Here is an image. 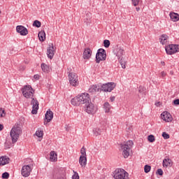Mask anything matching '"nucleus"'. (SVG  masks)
<instances>
[{"label": "nucleus", "mask_w": 179, "mask_h": 179, "mask_svg": "<svg viewBox=\"0 0 179 179\" xmlns=\"http://www.w3.org/2000/svg\"><path fill=\"white\" fill-rule=\"evenodd\" d=\"M120 65H121L122 68L123 69H125V68H126L125 64H127V62H125V60H124V59L122 57H120Z\"/></svg>", "instance_id": "nucleus-31"}, {"label": "nucleus", "mask_w": 179, "mask_h": 179, "mask_svg": "<svg viewBox=\"0 0 179 179\" xmlns=\"http://www.w3.org/2000/svg\"><path fill=\"white\" fill-rule=\"evenodd\" d=\"M81 156L86 157V148L85 147H83L80 150Z\"/></svg>", "instance_id": "nucleus-40"}, {"label": "nucleus", "mask_w": 179, "mask_h": 179, "mask_svg": "<svg viewBox=\"0 0 179 179\" xmlns=\"http://www.w3.org/2000/svg\"><path fill=\"white\" fill-rule=\"evenodd\" d=\"M52 118H54V113L51 111L50 110H47L45 115V120L44 124H47V122H50L52 120Z\"/></svg>", "instance_id": "nucleus-12"}, {"label": "nucleus", "mask_w": 179, "mask_h": 179, "mask_svg": "<svg viewBox=\"0 0 179 179\" xmlns=\"http://www.w3.org/2000/svg\"><path fill=\"white\" fill-rule=\"evenodd\" d=\"M57 159L58 158L57 157V153H55V151L50 152V159L51 162H57Z\"/></svg>", "instance_id": "nucleus-25"}, {"label": "nucleus", "mask_w": 179, "mask_h": 179, "mask_svg": "<svg viewBox=\"0 0 179 179\" xmlns=\"http://www.w3.org/2000/svg\"><path fill=\"white\" fill-rule=\"evenodd\" d=\"M110 101H115V96H110Z\"/></svg>", "instance_id": "nucleus-49"}, {"label": "nucleus", "mask_w": 179, "mask_h": 179, "mask_svg": "<svg viewBox=\"0 0 179 179\" xmlns=\"http://www.w3.org/2000/svg\"><path fill=\"white\" fill-rule=\"evenodd\" d=\"M151 169H152V166H150V165H145L144 166L145 173H149Z\"/></svg>", "instance_id": "nucleus-38"}, {"label": "nucleus", "mask_w": 179, "mask_h": 179, "mask_svg": "<svg viewBox=\"0 0 179 179\" xmlns=\"http://www.w3.org/2000/svg\"><path fill=\"white\" fill-rule=\"evenodd\" d=\"M43 134H44V133L41 130H38L36 132V136H38V138H43Z\"/></svg>", "instance_id": "nucleus-36"}, {"label": "nucleus", "mask_w": 179, "mask_h": 179, "mask_svg": "<svg viewBox=\"0 0 179 179\" xmlns=\"http://www.w3.org/2000/svg\"><path fill=\"white\" fill-rule=\"evenodd\" d=\"M56 179H66V178H65L62 176H57V178Z\"/></svg>", "instance_id": "nucleus-50"}, {"label": "nucleus", "mask_w": 179, "mask_h": 179, "mask_svg": "<svg viewBox=\"0 0 179 179\" xmlns=\"http://www.w3.org/2000/svg\"><path fill=\"white\" fill-rule=\"evenodd\" d=\"M10 159L9 157L4 156L0 157V166H5V164H9V161Z\"/></svg>", "instance_id": "nucleus-18"}, {"label": "nucleus", "mask_w": 179, "mask_h": 179, "mask_svg": "<svg viewBox=\"0 0 179 179\" xmlns=\"http://www.w3.org/2000/svg\"><path fill=\"white\" fill-rule=\"evenodd\" d=\"M162 137L164 139H169L170 138V134H167L166 131H164L162 133Z\"/></svg>", "instance_id": "nucleus-39"}, {"label": "nucleus", "mask_w": 179, "mask_h": 179, "mask_svg": "<svg viewBox=\"0 0 179 179\" xmlns=\"http://www.w3.org/2000/svg\"><path fill=\"white\" fill-rule=\"evenodd\" d=\"M84 22L86 23V24H90V23H92V14L90 13L86 14Z\"/></svg>", "instance_id": "nucleus-23"}, {"label": "nucleus", "mask_w": 179, "mask_h": 179, "mask_svg": "<svg viewBox=\"0 0 179 179\" xmlns=\"http://www.w3.org/2000/svg\"><path fill=\"white\" fill-rule=\"evenodd\" d=\"M17 33H20L21 36H27L29 31L22 25H17L16 27Z\"/></svg>", "instance_id": "nucleus-10"}, {"label": "nucleus", "mask_w": 179, "mask_h": 179, "mask_svg": "<svg viewBox=\"0 0 179 179\" xmlns=\"http://www.w3.org/2000/svg\"><path fill=\"white\" fill-rule=\"evenodd\" d=\"M90 96L87 93H83L80 95H78L77 96L73 98L71 101L72 106H80V104H85V103H87L90 101Z\"/></svg>", "instance_id": "nucleus-2"}, {"label": "nucleus", "mask_w": 179, "mask_h": 179, "mask_svg": "<svg viewBox=\"0 0 179 179\" xmlns=\"http://www.w3.org/2000/svg\"><path fill=\"white\" fill-rule=\"evenodd\" d=\"M94 134L95 136H99V135H101V129H100V128L94 129Z\"/></svg>", "instance_id": "nucleus-32"}, {"label": "nucleus", "mask_w": 179, "mask_h": 179, "mask_svg": "<svg viewBox=\"0 0 179 179\" xmlns=\"http://www.w3.org/2000/svg\"><path fill=\"white\" fill-rule=\"evenodd\" d=\"M166 54L173 55L176 52H179V45L171 44L165 47Z\"/></svg>", "instance_id": "nucleus-6"}, {"label": "nucleus", "mask_w": 179, "mask_h": 179, "mask_svg": "<svg viewBox=\"0 0 179 179\" xmlns=\"http://www.w3.org/2000/svg\"><path fill=\"white\" fill-rule=\"evenodd\" d=\"M132 145H134V142L132 141H129L124 144H121V146H127L129 148V149H131V148H132Z\"/></svg>", "instance_id": "nucleus-30"}, {"label": "nucleus", "mask_w": 179, "mask_h": 179, "mask_svg": "<svg viewBox=\"0 0 179 179\" xmlns=\"http://www.w3.org/2000/svg\"><path fill=\"white\" fill-rule=\"evenodd\" d=\"M38 36L40 41H45V32L44 31L39 32Z\"/></svg>", "instance_id": "nucleus-26"}, {"label": "nucleus", "mask_w": 179, "mask_h": 179, "mask_svg": "<svg viewBox=\"0 0 179 179\" xmlns=\"http://www.w3.org/2000/svg\"><path fill=\"white\" fill-rule=\"evenodd\" d=\"M116 84L115 83H108L106 84H103L100 87V90L102 92H113L114 89H115Z\"/></svg>", "instance_id": "nucleus-8"}, {"label": "nucleus", "mask_w": 179, "mask_h": 179, "mask_svg": "<svg viewBox=\"0 0 179 179\" xmlns=\"http://www.w3.org/2000/svg\"><path fill=\"white\" fill-rule=\"evenodd\" d=\"M41 69L43 72H48V71H50V67H48V66L45 64H42Z\"/></svg>", "instance_id": "nucleus-29"}, {"label": "nucleus", "mask_w": 179, "mask_h": 179, "mask_svg": "<svg viewBox=\"0 0 179 179\" xmlns=\"http://www.w3.org/2000/svg\"><path fill=\"white\" fill-rule=\"evenodd\" d=\"M131 1H132V3L134 6H138V5H139L140 0H131Z\"/></svg>", "instance_id": "nucleus-44"}, {"label": "nucleus", "mask_w": 179, "mask_h": 179, "mask_svg": "<svg viewBox=\"0 0 179 179\" xmlns=\"http://www.w3.org/2000/svg\"><path fill=\"white\" fill-rule=\"evenodd\" d=\"M157 174H158L159 176H163V170L162 169H157Z\"/></svg>", "instance_id": "nucleus-45"}, {"label": "nucleus", "mask_w": 179, "mask_h": 179, "mask_svg": "<svg viewBox=\"0 0 179 179\" xmlns=\"http://www.w3.org/2000/svg\"><path fill=\"white\" fill-rule=\"evenodd\" d=\"M171 159H164L163 160V166L164 167H168V166H171Z\"/></svg>", "instance_id": "nucleus-28"}, {"label": "nucleus", "mask_w": 179, "mask_h": 179, "mask_svg": "<svg viewBox=\"0 0 179 179\" xmlns=\"http://www.w3.org/2000/svg\"><path fill=\"white\" fill-rule=\"evenodd\" d=\"M85 111L87 114H94L97 111V108L94 107V105L92 103L90 98V101L85 103Z\"/></svg>", "instance_id": "nucleus-7"}, {"label": "nucleus", "mask_w": 179, "mask_h": 179, "mask_svg": "<svg viewBox=\"0 0 179 179\" xmlns=\"http://www.w3.org/2000/svg\"><path fill=\"white\" fill-rule=\"evenodd\" d=\"M33 26L34 27H41V22L36 20L34 21Z\"/></svg>", "instance_id": "nucleus-33"}, {"label": "nucleus", "mask_w": 179, "mask_h": 179, "mask_svg": "<svg viewBox=\"0 0 179 179\" xmlns=\"http://www.w3.org/2000/svg\"><path fill=\"white\" fill-rule=\"evenodd\" d=\"M3 129V124H0V131H2Z\"/></svg>", "instance_id": "nucleus-52"}, {"label": "nucleus", "mask_w": 179, "mask_h": 179, "mask_svg": "<svg viewBox=\"0 0 179 179\" xmlns=\"http://www.w3.org/2000/svg\"><path fill=\"white\" fill-rule=\"evenodd\" d=\"M167 38H169V36L166 34H162L161 38H159L161 44L164 45L167 43Z\"/></svg>", "instance_id": "nucleus-24"}, {"label": "nucleus", "mask_w": 179, "mask_h": 179, "mask_svg": "<svg viewBox=\"0 0 179 179\" xmlns=\"http://www.w3.org/2000/svg\"><path fill=\"white\" fill-rule=\"evenodd\" d=\"M157 104H160V102H157Z\"/></svg>", "instance_id": "nucleus-56"}, {"label": "nucleus", "mask_w": 179, "mask_h": 179, "mask_svg": "<svg viewBox=\"0 0 179 179\" xmlns=\"http://www.w3.org/2000/svg\"><path fill=\"white\" fill-rule=\"evenodd\" d=\"M148 142L153 143V142H155V136H153V134L149 135L148 136Z\"/></svg>", "instance_id": "nucleus-34"}, {"label": "nucleus", "mask_w": 179, "mask_h": 179, "mask_svg": "<svg viewBox=\"0 0 179 179\" xmlns=\"http://www.w3.org/2000/svg\"><path fill=\"white\" fill-rule=\"evenodd\" d=\"M103 108L105 110V113H110V110H111V105L108 102H105L103 104Z\"/></svg>", "instance_id": "nucleus-27"}, {"label": "nucleus", "mask_w": 179, "mask_h": 179, "mask_svg": "<svg viewBox=\"0 0 179 179\" xmlns=\"http://www.w3.org/2000/svg\"><path fill=\"white\" fill-rule=\"evenodd\" d=\"M34 79H36V80H38V79H40V76H38V75H34Z\"/></svg>", "instance_id": "nucleus-48"}, {"label": "nucleus", "mask_w": 179, "mask_h": 179, "mask_svg": "<svg viewBox=\"0 0 179 179\" xmlns=\"http://www.w3.org/2000/svg\"><path fill=\"white\" fill-rule=\"evenodd\" d=\"M120 148L122 151V155L124 159H127L129 157V152H131V148L128 147V145H120Z\"/></svg>", "instance_id": "nucleus-14"}, {"label": "nucleus", "mask_w": 179, "mask_h": 179, "mask_svg": "<svg viewBox=\"0 0 179 179\" xmlns=\"http://www.w3.org/2000/svg\"><path fill=\"white\" fill-rule=\"evenodd\" d=\"M161 75H162V78H164V76H166V72L162 71V72L161 73Z\"/></svg>", "instance_id": "nucleus-51"}, {"label": "nucleus", "mask_w": 179, "mask_h": 179, "mask_svg": "<svg viewBox=\"0 0 179 179\" xmlns=\"http://www.w3.org/2000/svg\"><path fill=\"white\" fill-rule=\"evenodd\" d=\"M136 9L137 12L139 11V10H141V8H136Z\"/></svg>", "instance_id": "nucleus-53"}, {"label": "nucleus", "mask_w": 179, "mask_h": 179, "mask_svg": "<svg viewBox=\"0 0 179 179\" xmlns=\"http://www.w3.org/2000/svg\"><path fill=\"white\" fill-rule=\"evenodd\" d=\"M0 13H1V10H0Z\"/></svg>", "instance_id": "nucleus-58"}, {"label": "nucleus", "mask_w": 179, "mask_h": 179, "mask_svg": "<svg viewBox=\"0 0 179 179\" xmlns=\"http://www.w3.org/2000/svg\"><path fill=\"white\" fill-rule=\"evenodd\" d=\"M55 54V52L54 51V44L51 43L48 48L47 55L50 59H52V58H54Z\"/></svg>", "instance_id": "nucleus-15"}, {"label": "nucleus", "mask_w": 179, "mask_h": 179, "mask_svg": "<svg viewBox=\"0 0 179 179\" xmlns=\"http://www.w3.org/2000/svg\"><path fill=\"white\" fill-rule=\"evenodd\" d=\"M107 59V52L103 48H100L97 50L96 54V62L100 64L101 61H106Z\"/></svg>", "instance_id": "nucleus-5"}, {"label": "nucleus", "mask_w": 179, "mask_h": 179, "mask_svg": "<svg viewBox=\"0 0 179 179\" xmlns=\"http://www.w3.org/2000/svg\"><path fill=\"white\" fill-rule=\"evenodd\" d=\"M138 92L139 93H143V92H145V88L142 86H140L138 88Z\"/></svg>", "instance_id": "nucleus-46"}, {"label": "nucleus", "mask_w": 179, "mask_h": 179, "mask_svg": "<svg viewBox=\"0 0 179 179\" xmlns=\"http://www.w3.org/2000/svg\"><path fill=\"white\" fill-rule=\"evenodd\" d=\"M22 134V124L16 123L13 127L12 128L10 135L12 139V143L9 140H6L5 143L6 149H10L12 146H13L14 143L17 142V139H19V136Z\"/></svg>", "instance_id": "nucleus-1"}, {"label": "nucleus", "mask_w": 179, "mask_h": 179, "mask_svg": "<svg viewBox=\"0 0 179 179\" xmlns=\"http://www.w3.org/2000/svg\"><path fill=\"white\" fill-rule=\"evenodd\" d=\"M88 92L90 93H96V92H100V85H92L89 89Z\"/></svg>", "instance_id": "nucleus-19"}, {"label": "nucleus", "mask_w": 179, "mask_h": 179, "mask_svg": "<svg viewBox=\"0 0 179 179\" xmlns=\"http://www.w3.org/2000/svg\"><path fill=\"white\" fill-rule=\"evenodd\" d=\"M129 176L128 172L122 169H117L113 172V178L115 179H129Z\"/></svg>", "instance_id": "nucleus-3"}, {"label": "nucleus", "mask_w": 179, "mask_h": 179, "mask_svg": "<svg viewBox=\"0 0 179 179\" xmlns=\"http://www.w3.org/2000/svg\"><path fill=\"white\" fill-rule=\"evenodd\" d=\"M162 64H164V62H162Z\"/></svg>", "instance_id": "nucleus-57"}, {"label": "nucleus", "mask_w": 179, "mask_h": 179, "mask_svg": "<svg viewBox=\"0 0 179 179\" xmlns=\"http://www.w3.org/2000/svg\"><path fill=\"white\" fill-rule=\"evenodd\" d=\"M79 163L81 167H85V166H86V163H87V158L85 156H80L79 159Z\"/></svg>", "instance_id": "nucleus-20"}, {"label": "nucleus", "mask_w": 179, "mask_h": 179, "mask_svg": "<svg viewBox=\"0 0 179 179\" xmlns=\"http://www.w3.org/2000/svg\"><path fill=\"white\" fill-rule=\"evenodd\" d=\"M6 115V113H5V110H3L2 108H0V117H5Z\"/></svg>", "instance_id": "nucleus-42"}, {"label": "nucleus", "mask_w": 179, "mask_h": 179, "mask_svg": "<svg viewBox=\"0 0 179 179\" xmlns=\"http://www.w3.org/2000/svg\"><path fill=\"white\" fill-rule=\"evenodd\" d=\"M68 71L69 80L70 85L71 86H74V87H76V86H79V80H78V75L71 71L72 70L69 71V69H68Z\"/></svg>", "instance_id": "nucleus-4"}, {"label": "nucleus", "mask_w": 179, "mask_h": 179, "mask_svg": "<svg viewBox=\"0 0 179 179\" xmlns=\"http://www.w3.org/2000/svg\"><path fill=\"white\" fill-rule=\"evenodd\" d=\"M72 179H79V173H78V172H74Z\"/></svg>", "instance_id": "nucleus-43"}, {"label": "nucleus", "mask_w": 179, "mask_h": 179, "mask_svg": "<svg viewBox=\"0 0 179 179\" xmlns=\"http://www.w3.org/2000/svg\"><path fill=\"white\" fill-rule=\"evenodd\" d=\"M31 170H33V164L24 165L21 170V174L23 177H29L31 173Z\"/></svg>", "instance_id": "nucleus-9"}, {"label": "nucleus", "mask_w": 179, "mask_h": 179, "mask_svg": "<svg viewBox=\"0 0 179 179\" xmlns=\"http://www.w3.org/2000/svg\"><path fill=\"white\" fill-rule=\"evenodd\" d=\"M124 49L121 48H117L116 49V57H117V58L120 59V58H122V55H124Z\"/></svg>", "instance_id": "nucleus-21"}, {"label": "nucleus", "mask_w": 179, "mask_h": 179, "mask_svg": "<svg viewBox=\"0 0 179 179\" xmlns=\"http://www.w3.org/2000/svg\"><path fill=\"white\" fill-rule=\"evenodd\" d=\"M2 178H4V179H8V178H9V173H8V172H4V173L2 174Z\"/></svg>", "instance_id": "nucleus-41"}, {"label": "nucleus", "mask_w": 179, "mask_h": 179, "mask_svg": "<svg viewBox=\"0 0 179 179\" xmlns=\"http://www.w3.org/2000/svg\"><path fill=\"white\" fill-rule=\"evenodd\" d=\"M173 104H175V106H179V99H175L173 100Z\"/></svg>", "instance_id": "nucleus-47"}, {"label": "nucleus", "mask_w": 179, "mask_h": 179, "mask_svg": "<svg viewBox=\"0 0 179 179\" xmlns=\"http://www.w3.org/2000/svg\"><path fill=\"white\" fill-rule=\"evenodd\" d=\"M53 178H55V175H53Z\"/></svg>", "instance_id": "nucleus-54"}, {"label": "nucleus", "mask_w": 179, "mask_h": 179, "mask_svg": "<svg viewBox=\"0 0 179 179\" xmlns=\"http://www.w3.org/2000/svg\"><path fill=\"white\" fill-rule=\"evenodd\" d=\"M31 90L34 92V90H33L30 85H25L23 88H22L23 96H27V97H29V95H27V93H29Z\"/></svg>", "instance_id": "nucleus-16"}, {"label": "nucleus", "mask_w": 179, "mask_h": 179, "mask_svg": "<svg viewBox=\"0 0 179 179\" xmlns=\"http://www.w3.org/2000/svg\"><path fill=\"white\" fill-rule=\"evenodd\" d=\"M110 44L111 43L108 40L106 39L103 41V45L105 48H108V47H110Z\"/></svg>", "instance_id": "nucleus-37"}, {"label": "nucleus", "mask_w": 179, "mask_h": 179, "mask_svg": "<svg viewBox=\"0 0 179 179\" xmlns=\"http://www.w3.org/2000/svg\"><path fill=\"white\" fill-rule=\"evenodd\" d=\"M161 117L164 121H166V122H171V121H173V117H171L169 112L162 113Z\"/></svg>", "instance_id": "nucleus-13"}, {"label": "nucleus", "mask_w": 179, "mask_h": 179, "mask_svg": "<svg viewBox=\"0 0 179 179\" xmlns=\"http://www.w3.org/2000/svg\"><path fill=\"white\" fill-rule=\"evenodd\" d=\"M31 104L32 105L31 113L37 114V111H38V101H37V99H34V98H32Z\"/></svg>", "instance_id": "nucleus-11"}, {"label": "nucleus", "mask_w": 179, "mask_h": 179, "mask_svg": "<svg viewBox=\"0 0 179 179\" xmlns=\"http://www.w3.org/2000/svg\"><path fill=\"white\" fill-rule=\"evenodd\" d=\"M26 94L28 96H27L26 95H24V96H25L26 99H30V97H33V94H34V91L31 90L29 92H27Z\"/></svg>", "instance_id": "nucleus-35"}, {"label": "nucleus", "mask_w": 179, "mask_h": 179, "mask_svg": "<svg viewBox=\"0 0 179 179\" xmlns=\"http://www.w3.org/2000/svg\"><path fill=\"white\" fill-rule=\"evenodd\" d=\"M91 57H92V50L89 48H85L83 52L84 59H90Z\"/></svg>", "instance_id": "nucleus-17"}, {"label": "nucleus", "mask_w": 179, "mask_h": 179, "mask_svg": "<svg viewBox=\"0 0 179 179\" xmlns=\"http://www.w3.org/2000/svg\"><path fill=\"white\" fill-rule=\"evenodd\" d=\"M157 104H160V102H157Z\"/></svg>", "instance_id": "nucleus-55"}, {"label": "nucleus", "mask_w": 179, "mask_h": 179, "mask_svg": "<svg viewBox=\"0 0 179 179\" xmlns=\"http://www.w3.org/2000/svg\"><path fill=\"white\" fill-rule=\"evenodd\" d=\"M169 16L173 22H178L179 20V15L176 13H171Z\"/></svg>", "instance_id": "nucleus-22"}]
</instances>
